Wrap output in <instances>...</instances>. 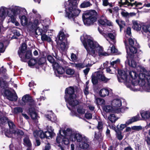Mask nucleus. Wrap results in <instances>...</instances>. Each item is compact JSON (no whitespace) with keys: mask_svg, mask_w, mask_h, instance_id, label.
<instances>
[{"mask_svg":"<svg viewBox=\"0 0 150 150\" xmlns=\"http://www.w3.org/2000/svg\"><path fill=\"white\" fill-rule=\"evenodd\" d=\"M81 40L88 53L93 57L98 53L99 56H107L108 54L103 50V48L93 40L90 36L84 35L81 37Z\"/></svg>","mask_w":150,"mask_h":150,"instance_id":"nucleus-1","label":"nucleus"},{"mask_svg":"<svg viewBox=\"0 0 150 150\" xmlns=\"http://www.w3.org/2000/svg\"><path fill=\"white\" fill-rule=\"evenodd\" d=\"M117 79L119 82L124 83L130 88L132 85L143 86L146 84L150 86V76H117Z\"/></svg>","mask_w":150,"mask_h":150,"instance_id":"nucleus-2","label":"nucleus"},{"mask_svg":"<svg viewBox=\"0 0 150 150\" xmlns=\"http://www.w3.org/2000/svg\"><path fill=\"white\" fill-rule=\"evenodd\" d=\"M76 5L77 3L75 1L74 2H72L71 1L69 2L68 7L66 8V16L70 19H73L75 23H78V21H76L75 18L78 16L80 12V11L77 8Z\"/></svg>","mask_w":150,"mask_h":150,"instance_id":"nucleus-3","label":"nucleus"},{"mask_svg":"<svg viewBox=\"0 0 150 150\" xmlns=\"http://www.w3.org/2000/svg\"><path fill=\"white\" fill-rule=\"evenodd\" d=\"M74 92V89L71 87L67 88L65 91L66 101L72 107H74L79 104L78 101L75 99L76 96Z\"/></svg>","mask_w":150,"mask_h":150,"instance_id":"nucleus-4","label":"nucleus"},{"mask_svg":"<svg viewBox=\"0 0 150 150\" xmlns=\"http://www.w3.org/2000/svg\"><path fill=\"white\" fill-rule=\"evenodd\" d=\"M97 13L95 10H91L84 12L82 18L84 24L87 26L92 25L96 21Z\"/></svg>","mask_w":150,"mask_h":150,"instance_id":"nucleus-5","label":"nucleus"},{"mask_svg":"<svg viewBox=\"0 0 150 150\" xmlns=\"http://www.w3.org/2000/svg\"><path fill=\"white\" fill-rule=\"evenodd\" d=\"M11 13H8V16H10L12 18L13 22L15 21V17L18 14L19 17H21L23 15L27 14V12L26 9L23 8L16 6H11Z\"/></svg>","mask_w":150,"mask_h":150,"instance_id":"nucleus-6","label":"nucleus"},{"mask_svg":"<svg viewBox=\"0 0 150 150\" xmlns=\"http://www.w3.org/2000/svg\"><path fill=\"white\" fill-rule=\"evenodd\" d=\"M67 136L71 139V141L75 142L76 141L80 143L83 141V138H86L85 136H83L81 134L77 132L74 131L70 128H67Z\"/></svg>","mask_w":150,"mask_h":150,"instance_id":"nucleus-7","label":"nucleus"},{"mask_svg":"<svg viewBox=\"0 0 150 150\" xmlns=\"http://www.w3.org/2000/svg\"><path fill=\"white\" fill-rule=\"evenodd\" d=\"M67 129L65 130H60L59 133L60 135L58 136L56 138V141L58 143H61L63 145H67L69 143V141L71 139L67 136Z\"/></svg>","mask_w":150,"mask_h":150,"instance_id":"nucleus-8","label":"nucleus"},{"mask_svg":"<svg viewBox=\"0 0 150 150\" xmlns=\"http://www.w3.org/2000/svg\"><path fill=\"white\" fill-rule=\"evenodd\" d=\"M132 57L129 55L127 56V60L125 62V63L128 64L130 66L132 67L135 68L137 72L142 71V70L144 71V69L139 65V63L136 62L134 58H132Z\"/></svg>","mask_w":150,"mask_h":150,"instance_id":"nucleus-9","label":"nucleus"},{"mask_svg":"<svg viewBox=\"0 0 150 150\" xmlns=\"http://www.w3.org/2000/svg\"><path fill=\"white\" fill-rule=\"evenodd\" d=\"M53 134L52 130L51 131H47L44 133L42 130L40 129L35 131L33 133V135L35 138L40 137L41 139L51 137L52 136Z\"/></svg>","mask_w":150,"mask_h":150,"instance_id":"nucleus-10","label":"nucleus"},{"mask_svg":"<svg viewBox=\"0 0 150 150\" xmlns=\"http://www.w3.org/2000/svg\"><path fill=\"white\" fill-rule=\"evenodd\" d=\"M11 6L7 8L5 7L2 6L0 8V22H2L6 16L7 12L8 15V13H11Z\"/></svg>","mask_w":150,"mask_h":150,"instance_id":"nucleus-11","label":"nucleus"},{"mask_svg":"<svg viewBox=\"0 0 150 150\" xmlns=\"http://www.w3.org/2000/svg\"><path fill=\"white\" fill-rule=\"evenodd\" d=\"M111 104L116 112L117 113L122 112L120 107L122 105V101L120 99H115L111 101Z\"/></svg>","mask_w":150,"mask_h":150,"instance_id":"nucleus-12","label":"nucleus"},{"mask_svg":"<svg viewBox=\"0 0 150 150\" xmlns=\"http://www.w3.org/2000/svg\"><path fill=\"white\" fill-rule=\"evenodd\" d=\"M129 1H130V2H132L133 0H122L120 2H119V3L121 5H127V6H130L131 7L135 5V7L140 9H141L143 7V6L140 7V6H142V3L141 2H135L133 3H131L129 2Z\"/></svg>","mask_w":150,"mask_h":150,"instance_id":"nucleus-13","label":"nucleus"},{"mask_svg":"<svg viewBox=\"0 0 150 150\" xmlns=\"http://www.w3.org/2000/svg\"><path fill=\"white\" fill-rule=\"evenodd\" d=\"M22 100L25 104H27L29 106L30 108L33 107L35 105V102L28 95H26L23 96Z\"/></svg>","mask_w":150,"mask_h":150,"instance_id":"nucleus-14","label":"nucleus"},{"mask_svg":"<svg viewBox=\"0 0 150 150\" xmlns=\"http://www.w3.org/2000/svg\"><path fill=\"white\" fill-rule=\"evenodd\" d=\"M90 143L89 139L86 137L84 138L83 141L79 143V146L81 149L85 150H89L90 149Z\"/></svg>","mask_w":150,"mask_h":150,"instance_id":"nucleus-15","label":"nucleus"},{"mask_svg":"<svg viewBox=\"0 0 150 150\" xmlns=\"http://www.w3.org/2000/svg\"><path fill=\"white\" fill-rule=\"evenodd\" d=\"M4 94L6 98L10 101H16L18 98L16 93H13L8 90H5Z\"/></svg>","mask_w":150,"mask_h":150,"instance_id":"nucleus-16","label":"nucleus"},{"mask_svg":"<svg viewBox=\"0 0 150 150\" xmlns=\"http://www.w3.org/2000/svg\"><path fill=\"white\" fill-rule=\"evenodd\" d=\"M124 42L125 44V48L127 50V52L128 56L129 55L131 57H133L132 54L136 53L137 52V48L139 47V46H132L129 47V53L128 50L127 49V46L126 41H125Z\"/></svg>","mask_w":150,"mask_h":150,"instance_id":"nucleus-17","label":"nucleus"},{"mask_svg":"<svg viewBox=\"0 0 150 150\" xmlns=\"http://www.w3.org/2000/svg\"><path fill=\"white\" fill-rule=\"evenodd\" d=\"M53 68L56 73L57 72V73L59 74H62L64 72V68L60 66L58 63H55L53 64Z\"/></svg>","mask_w":150,"mask_h":150,"instance_id":"nucleus-18","label":"nucleus"},{"mask_svg":"<svg viewBox=\"0 0 150 150\" xmlns=\"http://www.w3.org/2000/svg\"><path fill=\"white\" fill-rule=\"evenodd\" d=\"M27 51L26 44L25 43H23L22 44L21 47L19 48L18 51V55L21 58H22L23 59V55Z\"/></svg>","mask_w":150,"mask_h":150,"instance_id":"nucleus-19","label":"nucleus"},{"mask_svg":"<svg viewBox=\"0 0 150 150\" xmlns=\"http://www.w3.org/2000/svg\"><path fill=\"white\" fill-rule=\"evenodd\" d=\"M99 23L102 25H112V23L109 21L108 20L106 17L104 16H103L98 21Z\"/></svg>","mask_w":150,"mask_h":150,"instance_id":"nucleus-20","label":"nucleus"},{"mask_svg":"<svg viewBox=\"0 0 150 150\" xmlns=\"http://www.w3.org/2000/svg\"><path fill=\"white\" fill-rule=\"evenodd\" d=\"M33 108L32 107L29 108V113L31 118L34 120H35V122L37 123L38 122L36 120L38 119V116Z\"/></svg>","mask_w":150,"mask_h":150,"instance_id":"nucleus-21","label":"nucleus"},{"mask_svg":"<svg viewBox=\"0 0 150 150\" xmlns=\"http://www.w3.org/2000/svg\"><path fill=\"white\" fill-rule=\"evenodd\" d=\"M118 74L119 75H127L128 74V72L129 75H140V74H138L136 73L135 71H126V72L125 71L122 70H117Z\"/></svg>","mask_w":150,"mask_h":150,"instance_id":"nucleus-22","label":"nucleus"},{"mask_svg":"<svg viewBox=\"0 0 150 150\" xmlns=\"http://www.w3.org/2000/svg\"><path fill=\"white\" fill-rule=\"evenodd\" d=\"M32 56L31 51L30 50H27L26 52L23 55V59L21 58V60L23 62H25L26 59L30 58Z\"/></svg>","mask_w":150,"mask_h":150,"instance_id":"nucleus-23","label":"nucleus"},{"mask_svg":"<svg viewBox=\"0 0 150 150\" xmlns=\"http://www.w3.org/2000/svg\"><path fill=\"white\" fill-rule=\"evenodd\" d=\"M140 118V117L139 115L138 114L135 116L132 117L130 119L128 120L126 122V123L127 125H128L133 122L139 120Z\"/></svg>","mask_w":150,"mask_h":150,"instance_id":"nucleus-24","label":"nucleus"},{"mask_svg":"<svg viewBox=\"0 0 150 150\" xmlns=\"http://www.w3.org/2000/svg\"><path fill=\"white\" fill-rule=\"evenodd\" d=\"M33 22L32 23L31 28H35L38 27L40 23V20L41 16L39 14H37V17H36Z\"/></svg>","mask_w":150,"mask_h":150,"instance_id":"nucleus-25","label":"nucleus"},{"mask_svg":"<svg viewBox=\"0 0 150 150\" xmlns=\"http://www.w3.org/2000/svg\"><path fill=\"white\" fill-rule=\"evenodd\" d=\"M103 110L106 112L116 113L113 107L110 105H105L103 107Z\"/></svg>","mask_w":150,"mask_h":150,"instance_id":"nucleus-26","label":"nucleus"},{"mask_svg":"<svg viewBox=\"0 0 150 150\" xmlns=\"http://www.w3.org/2000/svg\"><path fill=\"white\" fill-rule=\"evenodd\" d=\"M107 38L108 37L112 41L113 44H115L116 42V34L115 32H112V33H108L107 35Z\"/></svg>","mask_w":150,"mask_h":150,"instance_id":"nucleus-27","label":"nucleus"},{"mask_svg":"<svg viewBox=\"0 0 150 150\" xmlns=\"http://www.w3.org/2000/svg\"><path fill=\"white\" fill-rule=\"evenodd\" d=\"M103 124L102 122H98V124L97 126V128L99 130V134L97 136L96 134H95V137L97 139H98L99 137L101 136V132L103 130Z\"/></svg>","mask_w":150,"mask_h":150,"instance_id":"nucleus-28","label":"nucleus"},{"mask_svg":"<svg viewBox=\"0 0 150 150\" xmlns=\"http://www.w3.org/2000/svg\"><path fill=\"white\" fill-rule=\"evenodd\" d=\"M65 35L64 34L63 31H60L59 34L58 36L57 37V40L58 41L57 42V44L60 43L62 41L65 39Z\"/></svg>","mask_w":150,"mask_h":150,"instance_id":"nucleus-29","label":"nucleus"},{"mask_svg":"<svg viewBox=\"0 0 150 150\" xmlns=\"http://www.w3.org/2000/svg\"><path fill=\"white\" fill-rule=\"evenodd\" d=\"M99 94L101 97H105L109 95V91L107 89L102 88L99 91Z\"/></svg>","mask_w":150,"mask_h":150,"instance_id":"nucleus-30","label":"nucleus"},{"mask_svg":"<svg viewBox=\"0 0 150 150\" xmlns=\"http://www.w3.org/2000/svg\"><path fill=\"white\" fill-rule=\"evenodd\" d=\"M30 31L33 32H35L36 35H41L42 33V30L39 27L29 29Z\"/></svg>","mask_w":150,"mask_h":150,"instance_id":"nucleus-31","label":"nucleus"},{"mask_svg":"<svg viewBox=\"0 0 150 150\" xmlns=\"http://www.w3.org/2000/svg\"><path fill=\"white\" fill-rule=\"evenodd\" d=\"M46 117L52 122H55L57 120V117L52 112H50V114L45 115Z\"/></svg>","mask_w":150,"mask_h":150,"instance_id":"nucleus-32","label":"nucleus"},{"mask_svg":"<svg viewBox=\"0 0 150 150\" xmlns=\"http://www.w3.org/2000/svg\"><path fill=\"white\" fill-rule=\"evenodd\" d=\"M140 113L142 118L144 120H146L150 117L149 111L143 110L141 111Z\"/></svg>","mask_w":150,"mask_h":150,"instance_id":"nucleus-33","label":"nucleus"},{"mask_svg":"<svg viewBox=\"0 0 150 150\" xmlns=\"http://www.w3.org/2000/svg\"><path fill=\"white\" fill-rule=\"evenodd\" d=\"M132 28L134 30L138 31L141 29V26L138 23L137 21L133 20L132 21Z\"/></svg>","mask_w":150,"mask_h":150,"instance_id":"nucleus-34","label":"nucleus"},{"mask_svg":"<svg viewBox=\"0 0 150 150\" xmlns=\"http://www.w3.org/2000/svg\"><path fill=\"white\" fill-rule=\"evenodd\" d=\"M28 64L29 66L31 67L35 66L36 68L37 67V59H30L28 62Z\"/></svg>","mask_w":150,"mask_h":150,"instance_id":"nucleus-35","label":"nucleus"},{"mask_svg":"<svg viewBox=\"0 0 150 150\" xmlns=\"http://www.w3.org/2000/svg\"><path fill=\"white\" fill-rule=\"evenodd\" d=\"M11 132L13 134V135L15 136L23 135L24 134L22 130L18 129H14Z\"/></svg>","mask_w":150,"mask_h":150,"instance_id":"nucleus-36","label":"nucleus"},{"mask_svg":"<svg viewBox=\"0 0 150 150\" xmlns=\"http://www.w3.org/2000/svg\"><path fill=\"white\" fill-rule=\"evenodd\" d=\"M21 19V25L23 26H26L28 23V19L25 15H23L20 17Z\"/></svg>","mask_w":150,"mask_h":150,"instance_id":"nucleus-37","label":"nucleus"},{"mask_svg":"<svg viewBox=\"0 0 150 150\" xmlns=\"http://www.w3.org/2000/svg\"><path fill=\"white\" fill-rule=\"evenodd\" d=\"M7 81L3 80L2 81L0 80V87L4 88H7L9 86V83Z\"/></svg>","mask_w":150,"mask_h":150,"instance_id":"nucleus-38","label":"nucleus"},{"mask_svg":"<svg viewBox=\"0 0 150 150\" xmlns=\"http://www.w3.org/2000/svg\"><path fill=\"white\" fill-rule=\"evenodd\" d=\"M128 40L130 46H139L138 44L135 40L131 38H129Z\"/></svg>","mask_w":150,"mask_h":150,"instance_id":"nucleus-39","label":"nucleus"},{"mask_svg":"<svg viewBox=\"0 0 150 150\" xmlns=\"http://www.w3.org/2000/svg\"><path fill=\"white\" fill-rule=\"evenodd\" d=\"M116 22L119 26L121 31V29L125 26V22L124 21L118 19L116 20Z\"/></svg>","mask_w":150,"mask_h":150,"instance_id":"nucleus-40","label":"nucleus"},{"mask_svg":"<svg viewBox=\"0 0 150 150\" xmlns=\"http://www.w3.org/2000/svg\"><path fill=\"white\" fill-rule=\"evenodd\" d=\"M142 29L145 33H150V24L143 25L142 27Z\"/></svg>","mask_w":150,"mask_h":150,"instance_id":"nucleus-41","label":"nucleus"},{"mask_svg":"<svg viewBox=\"0 0 150 150\" xmlns=\"http://www.w3.org/2000/svg\"><path fill=\"white\" fill-rule=\"evenodd\" d=\"M116 137L118 139L120 140H122L124 137V135L122 134V132L120 131H116Z\"/></svg>","mask_w":150,"mask_h":150,"instance_id":"nucleus-42","label":"nucleus"},{"mask_svg":"<svg viewBox=\"0 0 150 150\" xmlns=\"http://www.w3.org/2000/svg\"><path fill=\"white\" fill-rule=\"evenodd\" d=\"M118 119V118L114 114H110L108 117L109 120L112 122H115Z\"/></svg>","mask_w":150,"mask_h":150,"instance_id":"nucleus-43","label":"nucleus"},{"mask_svg":"<svg viewBox=\"0 0 150 150\" xmlns=\"http://www.w3.org/2000/svg\"><path fill=\"white\" fill-rule=\"evenodd\" d=\"M24 144L28 146V147H31V144L28 137H25L23 139Z\"/></svg>","mask_w":150,"mask_h":150,"instance_id":"nucleus-44","label":"nucleus"},{"mask_svg":"<svg viewBox=\"0 0 150 150\" xmlns=\"http://www.w3.org/2000/svg\"><path fill=\"white\" fill-rule=\"evenodd\" d=\"M41 39L43 41H47L48 42H50L51 40L50 38L45 34L41 35Z\"/></svg>","mask_w":150,"mask_h":150,"instance_id":"nucleus-45","label":"nucleus"},{"mask_svg":"<svg viewBox=\"0 0 150 150\" xmlns=\"http://www.w3.org/2000/svg\"><path fill=\"white\" fill-rule=\"evenodd\" d=\"M45 59L44 58H41L39 59L37 58V66L38 65H42L45 63Z\"/></svg>","mask_w":150,"mask_h":150,"instance_id":"nucleus-46","label":"nucleus"},{"mask_svg":"<svg viewBox=\"0 0 150 150\" xmlns=\"http://www.w3.org/2000/svg\"><path fill=\"white\" fill-rule=\"evenodd\" d=\"M77 111L79 114L82 115L85 113V109H84L82 107L79 106L77 109Z\"/></svg>","mask_w":150,"mask_h":150,"instance_id":"nucleus-47","label":"nucleus"},{"mask_svg":"<svg viewBox=\"0 0 150 150\" xmlns=\"http://www.w3.org/2000/svg\"><path fill=\"white\" fill-rule=\"evenodd\" d=\"M96 103L99 105H104L105 104V100L102 98H97L96 99Z\"/></svg>","mask_w":150,"mask_h":150,"instance_id":"nucleus-48","label":"nucleus"},{"mask_svg":"<svg viewBox=\"0 0 150 150\" xmlns=\"http://www.w3.org/2000/svg\"><path fill=\"white\" fill-rule=\"evenodd\" d=\"M92 4L89 1H84L81 5V8H84L87 7L91 6Z\"/></svg>","mask_w":150,"mask_h":150,"instance_id":"nucleus-49","label":"nucleus"},{"mask_svg":"<svg viewBox=\"0 0 150 150\" xmlns=\"http://www.w3.org/2000/svg\"><path fill=\"white\" fill-rule=\"evenodd\" d=\"M60 44V45L59 46L60 50L62 51L65 50L66 48V46L64 42L62 41L60 43H58L57 44Z\"/></svg>","mask_w":150,"mask_h":150,"instance_id":"nucleus-50","label":"nucleus"},{"mask_svg":"<svg viewBox=\"0 0 150 150\" xmlns=\"http://www.w3.org/2000/svg\"><path fill=\"white\" fill-rule=\"evenodd\" d=\"M99 80H100L104 82H106L109 80L110 79L107 78L105 76H98Z\"/></svg>","mask_w":150,"mask_h":150,"instance_id":"nucleus-51","label":"nucleus"},{"mask_svg":"<svg viewBox=\"0 0 150 150\" xmlns=\"http://www.w3.org/2000/svg\"><path fill=\"white\" fill-rule=\"evenodd\" d=\"M8 124L10 129L14 130L15 127V125L13 122L11 120H9L8 121Z\"/></svg>","mask_w":150,"mask_h":150,"instance_id":"nucleus-52","label":"nucleus"},{"mask_svg":"<svg viewBox=\"0 0 150 150\" xmlns=\"http://www.w3.org/2000/svg\"><path fill=\"white\" fill-rule=\"evenodd\" d=\"M47 59L48 61L51 63L52 64V66L53 67V64L55 63H57L54 61V60L53 57L51 55H48Z\"/></svg>","mask_w":150,"mask_h":150,"instance_id":"nucleus-53","label":"nucleus"},{"mask_svg":"<svg viewBox=\"0 0 150 150\" xmlns=\"http://www.w3.org/2000/svg\"><path fill=\"white\" fill-rule=\"evenodd\" d=\"M11 131H13V130L10 129L9 131H6L5 133V135L8 137H13V134L12 132Z\"/></svg>","mask_w":150,"mask_h":150,"instance_id":"nucleus-54","label":"nucleus"},{"mask_svg":"<svg viewBox=\"0 0 150 150\" xmlns=\"http://www.w3.org/2000/svg\"><path fill=\"white\" fill-rule=\"evenodd\" d=\"M66 72L67 74L69 75H73L74 73V69L68 68L66 69Z\"/></svg>","mask_w":150,"mask_h":150,"instance_id":"nucleus-55","label":"nucleus"},{"mask_svg":"<svg viewBox=\"0 0 150 150\" xmlns=\"http://www.w3.org/2000/svg\"><path fill=\"white\" fill-rule=\"evenodd\" d=\"M98 76H92V81L93 84H96L98 82Z\"/></svg>","mask_w":150,"mask_h":150,"instance_id":"nucleus-56","label":"nucleus"},{"mask_svg":"<svg viewBox=\"0 0 150 150\" xmlns=\"http://www.w3.org/2000/svg\"><path fill=\"white\" fill-rule=\"evenodd\" d=\"M23 111L22 109L20 107H16L14 108L13 112L15 114H17Z\"/></svg>","mask_w":150,"mask_h":150,"instance_id":"nucleus-57","label":"nucleus"},{"mask_svg":"<svg viewBox=\"0 0 150 150\" xmlns=\"http://www.w3.org/2000/svg\"><path fill=\"white\" fill-rule=\"evenodd\" d=\"M86 105L87 107L91 111H93L94 109V107L89 102H87L86 103Z\"/></svg>","mask_w":150,"mask_h":150,"instance_id":"nucleus-58","label":"nucleus"},{"mask_svg":"<svg viewBox=\"0 0 150 150\" xmlns=\"http://www.w3.org/2000/svg\"><path fill=\"white\" fill-rule=\"evenodd\" d=\"M132 129L135 131H139L142 130V127L140 126H134L132 127Z\"/></svg>","mask_w":150,"mask_h":150,"instance_id":"nucleus-59","label":"nucleus"},{"mask_svg":"<svg viewBox=\"0 0 150 150\" xmlns=\"http://www.w3.org/2000/svg\"><path fill=\"white\" fill-rule=\"evenodd\" d=\"M114 44H113V43L111 45V46H110V47L111 52L112 53H114L117 52V50L115 48V46L114 45Z\"/></svg>","mask_w":150,"mask_h":150,"instance_id":"nucleus-60","label":"nucleus"},{"mask_svg":"<svg viewBox=\"0 0 150 150\" xmlns=\"http://www.w3.org/2000/svg\"><path fill=\"white\" fill-rule=\"evenodd\" d=\"M127 125L126 123L125 124H121L119 126H117L118 129L120 130H122L124 129L127 126Z\"/></svg>","mask_w":150,"mask_h":150,"instance_id":"nucleus-61","label":"nucleus"},{"mask_svg":"<svg viewBox=\"0 0 150 150\" xmlns=\"http://www.w3.org/2000/svg\"><path fill=\"white\" fill-rule=\"evenodd\" d=\"M85 117L87 119H91L92 118V114L89 112H87L84 115Z\"/></svg>","mask_w":150,"mask_h":150,"instance_id":"nucleus-62","label":"nucleus"},{"mask_svg":"<svg viewBox=\"0 0 150 150\" xmlns=\"http://www.w3.org/2000/svg\"><path fill=\"white\" fill-rule=\"evenodd\" d=\"M6 71V69L3 67L0 68V74H5Z\"/></svg>","mask_w":150,"mask_h":150,"instance_id":"nucleus-63","label":"nucleus"},{"mask_svg":"<svg viewBox=\"0 0 150 150\" xmlns=\"http://www.w3.org/2000/svg\"><path fill=\"white\" fill-rule=\"evenodd\" d=\"M121 13L122 16L124 17H127L129 15V13L125 10H122Z\"/></svg>","mask_w":150,"mask_h":150,"instance_id":"nucleus-64","label":"nucleus"}]
</instances>
